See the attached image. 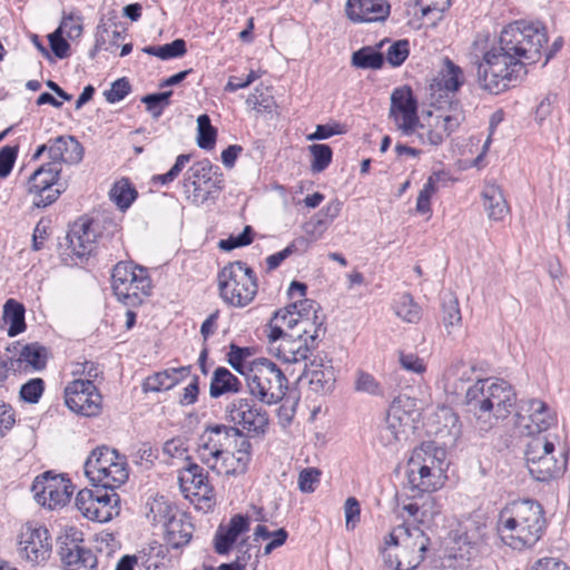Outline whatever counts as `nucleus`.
<instances>
[{
    "instance_id": "4468645a",
    "label": "nucleus",
    "mask_w": 570,
    "mask_h": 570,
    "mask_svg": "<svg viewBox=\"0 0 570 570\" xmlns=\"http://www.w3.org/2000/svg\"><path fill=\"white\" fill-rule=\"evenodd\" d=\"M557 417L549 406L541 400L532 399L523 401L515 414V426L521 434L531 438L549 435L546 433L554 425Z\"/></svg>"
},
{
    "instance_id": "4c0bfd02",
    "label": "nucleus",
    "mask_w": 570,
    "mask_h": 570,
    "mask_svg": "<svg viewBox=\"0 0 570 570\" xmlns=\"http://www.w3.org/2000/svg\"><path fill=\"white\" fill-rule=\"evenodd\" d=\"M389 40L381 41L376 47H362L352 55V65L360 69H381L384 65V53L380 49Z\"/></svg>"
},
{
    "instance_id": "5701e85b",
    "label": "nucleus",
    "mask_w": 570,
    "mask_h": 570,
    "mask_svg": "<svg viewBox=\"0 0 570 570\" xmlns=\"http://www.w3.org/2000/svg\"><path fill=\"white\" fill-rule=\"evenodd\" d=\"M345 10L354 22H377L387 19L391 6L387 0H347Z\"/></svg>"
},
{
    "instance_id": "6e6d98bb",
    "label": "nucleus",
    "mask_w": 570,
    "mask_h": 570,
    "mask_svg": "<svg viewBox=\"0 0 570 570\" xmlns=\"http://www.w3.org/2000/svg\"><path fill=\"white\" fill-rule=\"evenodd\" d=\"M254 236V229L252 226H245L243 232L236 236L230 235L226 239H220L218 243V247L223 250H233L238 247L247 246L252 244Z\"/></svg>"
},
{
    "instance_id": "c9c22d12",
    "label": "nucleus",
    "mask_w": 570,
    "mask_h": 570,
    "mask_svg": "<svg viewBox=\"0 0 570 570\" xmlns=\"http://www.w3.org/2000/svg\"><path fill=\"white\" fill-rule=\"evenodd\" d=\"M229 456L234 459V469L228 471V475H238L246 472L252 458V444L243 431L237 428V436L232 442Z\"/></svg>"
},
{
    "instance_id": "8fccbe9b",
    "label": "nucleus",
    "mask_w": 570,
    "mask_h": 570,
    "mask_svg": "<svg viewBox=\"0 0 570 570\" xmlns=\"http://www.w3.org/2000/svg\"><path fill=\"white\" fill-rule=\"evenodd\" d=\"M395 313L409 323H416L421 318V309L409 294H402L395 303Z\"/></svg>"
},
{
    "instance_id": "a211bd4d",
    "label": "nucleus",
    "mask_w": 570,
    "mask_h": 570,
    "mask_svg": "<svg viewBox=\"0 0 570 570\" xmlns=\"http://www.w3.org/2000/svg\"><path fill=\"white\" fill-rule=\"evenodd\" d=\"M70 487L67 480L47 471L35 479L31 491L40 505L53 510L69 502L72 493Z\"/></svg>"
},
{
    "instance_id": "412c9836",
    "label": "nucleus",
    "mask_w": 570,
    "mask_h": 570,
    "mask_svg": "<svg viewBox=\"0 0 570 570\" xmlns=\"http://www.w3.org/2000/svg\"><path fill=\"white\" fill-rule=\"evenodd\" d=\"M298 380H307L309 390L316 394L331 393L336 382L332 361L320 355L315 356L309 363L304 364V370Z\"/></svg>"
},
{
    "instance_id": "dca6fc26",
    "label": "nucleus",
    "mask_w": 570,
    "mask_h": 570,
    "mask_svg": "<svg viewBox=\"0 0 570 570\" xmlns=\"http://www.w3.org/2000/svg\"><path fill=\"white\" fill-rule=\"evenodd\" d=\"M390 118L404 136L416 132L420 124L417 117V101L410 87L395 88L391 95Z\"/></svg>"
},
{
    "instance_id": "f3484780",
    "label": "nucleus",
    "mask_w": 570,
    "mask_h": 570,
    "mask_svg": "<svg viewBox=\"0 0 570 570\" xmlns=\"http://www.w3.org/2000/svg\"><path fill=\"white\" fill-rule=\"evenodd\" d=\"M19 550L22 558L32 564H40L50 558L52 543L46 527L26 523L19 534Z\"/></svg>"
},
{
    "instance_id": "69168bd1",
    "label": "nucleus",
    "mask_w": 570,
    "mask_h": 570,
    "mask_svg": "<svg viewBox=\"0 0 570 570\" xmlns=\"http://www.w3.org/2000/svg\"><path fill=\"white\" fill-rule=\"evenodd\" d=\"M238 554L234 562H230L239 570H245L247 566H250L253 570H256L258 564V556H252L249 552V547L246 543V540H243L238 547Z\"/></svg>"
},
{
    "instance_id": "0e129e2a",
    "label": "nucleus",
    "mask_w": 570,
    "mask_h": 570,
    "mask_svg": "<svg viewBox=\"0 0 570 570\" xmlns=\"http://www.w3.org/2000/svg\"><path fill=\"white\" fill-rule=\"evenodd\" d=\"M274 316L284 328L286 327V330L289 331L288 333H295L297 330L302 331L301 318L296 316L289 305L283 309L276 311Z\"/></svg>"
},
{
    "instance_id": "f704fd0d",
    "label": "nucleus",
    "mask_w": 570,
    "mask_h": 570,
    "mask_svg": "<svg viewBox=\"0 0 570 570\" xmlns=\"http://www.w3.org/2000/svg\"><path fill=\"white\" fill-rule=\"evenodd\" d=\"M463 83L464 73L461 67L449 58H445L443 67L439 76L433 80L431 88L434 89L436 87L439 90H444L445 92H456Z\"/></svg>"
},
{
    "instance_id": "c85d7f7f",
    "label": "nucleus",
    "mask_w": 570,
    "mask_h": 570,
    "mask_svg": "<svg viewBox=\"0 0 570 570\" xmlns=\"http://www.w3.org/2000/svg\"><path fill=\"white\" fill-rule=\"evenodd\" d=\"M441 474L428 465H421L419 456H411L407 463V480L413 489L432 492L441 487Z\"/></svg>"
},
{
    "instance_id": "473e14b6",
    "label": "nucleus",
    "mask_w": 570,
    "mask_h": 570,
    "mask_svg": "<svg viewBox=\"0 0 570 570\" xmlns=\"http://www.w3.org/2000/svg\"><path fill=\"white\" fill-rule=\"evenodd\" d=\"M242 381L228 368L217 367L210 379L209 395L212 399H218L226 394H236L242 391Z\"/></svg>"
},
{
    "instance_id": "ddd939ff",
    "label": "nucleus",
    "mask_w": 570,
    "mask_h": 570,
    "mask_svg": "<svg viewBox=\"0 0 570 570\" xmlns=\"http://www.w3.org/2000/svg\"><path fill=\"white\" fill-rule=\"evenodd\" d=\"M119 497L114 491L96 487L95 490H80L75 500L77 509L81 514L92 521L100 523L110 521L119 514Z\"/></svg>"
},
{
    "instance_id": "0eeeda50",
    "label": "nucleus",
    "mask_w": 570,
    "mask_h": 570,
    "mask_svg": "<svg viewBox=\"0 0 570 570\" xmlns=\"http://www.w3.org/2000/svg\"><path fill=\"white\" fill-rule=\"evenodd\" d=\"M218 288L222 299L234 307L247 306L257 294L254 271L243 262H233L218 273Z\"/></svg>"
},
{
    "instance_id": "2f4dec72",
    "label": "nucleus",
    "mask_w": 570,
    "mask_h": 570,
    "mask_svg": "<svg viewBox=\"0 0 570 570\" xmlns=\"http://www.w3.org/2000/svg\"><path fill=\"white\" fill-rule=\"evenodd\" d=\"M161 530L167 543L177 549L190 541L194 527L186 515L177 513L167 521Z\"/></svg>"
},
{
    "instance_id": "de8ad7c7",
    "label": "nucleus",
    "mask_w": 570,
    "mask_h": 570,
    "mask_svg": "<svg viewBox=\"0 0 570 570\" xmlns=\"http://www.w3.org/2000/svg\"><path fill=\"white\" fill-rule=\"evenodd\" d=\"M197 144L203 149H212L216 142L217 130L212 126L210 118L204 114L197 118Z\"/></svg>"
},
{
    "instance_id": "052dcab7",
    "label": "nucleus",
    "mask_w": 570,
    "mask_h": 570,
    "mask_svg": "<svg viewBox=\"0 0 570 570\" xmlns=\"http://www.w3.org/2000/svg\"><path fill=\"white\" fill-rule=\"evenodd\" d=\"M415 6L423 18L435 14V19H439L441 13L450 7V0H417Z\"/></svg>"
},
{
    "instance_id": "e433bc0d",
    "label": "nucleus",
    "mask_w": 570,
    "mask_h": 570,
    "mask_svg": "<svg viewBox=\"0 0 570 570\" xmlns=\"http://www.w3.org/2000/svg\"><path fill=\"white\" fill-rule=\"evenodd\" d=\"M187 367L168 368L148 376L142 383L144 392H160L173 389L181 379V374L187 373Z\"/></svg>"
},
{
    "instance_id": "4be33fe9",
    "label": "nucleus",
    "mask_w": 570,
    "mask_h": 570,
    "mask_svg": "<svg viewBox=\"0 0 570 570\" xmlns=\"http://www.w3.org/2000/svg\"><path fill=\"white\" fill-rule=\"evenodd\" d=\"M94 223L88 219L77 220L67 234L70 254L80 261L91 255L95 249L97 233Z\"/></svg>"
},
{
    "instance_id": "680f3d73",
    "label": "nucleus",
    "mask_w": 570,
    "mask_h": 570,
    "mask_svg": "<svg viewBox=\"0 0 570 570\" xmlns=\"http://www.w3.org/2000/svg\"><path fill=\"white\" fill-rule=\"evenodd\" d=\"M189 160H190V155H187V154L179 155L176 158L174 166L166 174L155 176L153 178V181L160 183L163 185H167V184L174 181L179 176V174L183 171L185 166L189 163Z\"/></svg>"
},
{
    "instance_id": "37998d69",
    "label": "nucleus",
    "mask_w": 570,
    "mask_h": 570,
    "mask_svg": "<svg viewBox=\"0 0 570 570\" xmlns=\"http://www.w3.org/2000/svg\"><path fill=\"white\" fill-rule=\"evenodd\" d=\"M142 51L147 55L158 57L161 60H169L174 58L183 57L186 49V41L184 39H175L170 43L163 46H147L142 48Z\"/></svg>"
},
{
    "instance_id": "423d86ee",
    "label": "nucleus",
    "mask_w": 570,
    "mask_h": 570,
    "mask_svg": "<svg viewBox=\"0 0 570 570\" xmlns=\"http://www.w3.org/2000/svg\"><path fill=\"white\" fill-rule=\"evenodd\" d=\"M85 474L92 485L114 491L129 478L127 459L116 449L98 446L85 462Z\"/></svg>"
},
{
    "instance_id": "ea45409f",
    "label": "nucleus",
    "mask_w": 570,
    "mask_h": 570,
    "mask_svg": "<svg viewBox=\"0 0 570 570\" xmlns=\"http://www.w3.org/2000/svg\"><path fill=\"white\" fill-rule=\"evenodd\" d=\"M177 513V510L164 497L154 498L146 503V518L154 525L163 528Z\"/></svg>"
},
{
    "instance_id": "72a5a7b5",
    "label": "nucleus",
    "mask_w": 570,
    "mask_h": 570,
    "mask_svg": "<svg viewBox=\"0 0 570 570\" xmlns=\"http://www.w3.org/2000/svg\"><path fill=\"white\" fill-rule=\"evenodd\" d=\"M483 207L491 220L500 222L509 214V206L502 189L494 184L487 185L482 190Z\"/></svg>"
},
{
    "instance_id": "6ab92c4d",
    "label": "nucleus",
    "mask_w": 570,
    "mask_h": 570,
    "mask_svg": "<svg viewBox=\"0 0 570 570\" xmlns=\"http://www.w3.org/2000/svg\"><path fill=\"white\" fill-rule=\"evenodd\" d=\"M226 415L235 428L263 434L268 425L267 412L248 399H236L226 406Z\"/></svg>"
},
{
    "instance_id": "20e7f679",
    "label": "nucleus",
    "mask_w": 570,
    "mask_h": 570,
    "mask_svg": "<svg viewBox=\"0 0 570 570\" xmlns=\"http://www.w3.org/2000/svg\"><path fill=\"white\" fill-rule=\"evenodd\" d=\"M525 462L533 479L546 482L563 474L567 452L557 434L537 435L527 444Z\"/></svg>"
},
{
    "instance_id": "a18cd8bd",
    "label": "nucleus",
    "mask_w": 570,
    "mask_h": 570,
    "mask_svg": "<svg viewBox=\"0 0 570 570\" xmlns=\"http://www.w3.org/2000/svg\"><path fill=\"white\" fill-rule=\"evenodd\" d=\"M110 197L120 209H127L137 197V190L128 179L117 181L110 190Z\"/></svg>"
},
{
    "instance_id": "e2e57ef3",
    "label": "nucleus",
    "mask_w": 570,
    "mask_h": 570,
    "mask_svg": "<svg viewBox=\"0 0 570 570\" xmlns=\"http://www.w3.org/2000/svg\"><path fill=\"white\" fill-rule=\"evenodd\" d=\"M131 90L127 78L122 77L111 83L110 89L104 92L106 100L110 104L122 100Z\"/></svg>"
},
{
    "instance_id": "bf43d9fd",
    "label": "nucleus",
    "mask_w": 570,
    "mask_h": 570,
    "mask_svg": "<svg viewBox=\"0 0 570 570\" xmlns=\"http://www.w3.org/2000/svg\"><path fill=\"white\" fill-rule=\"evenodd\" d=\"M57 31L65 33L71 40L79 38L82 33L81 18L72 13L65 16Z\"/></svg>"
},
{
    "instance_id": "09e8293b",
    "label": "nucleus",
    "mask_w": 570,
    "mask_h": 570,
    "mask_svg": "<svg viewBox=\"0 0 570 570\" xmlns=\"http://www.w3.org/2000/svg\"><path fill=\"white\" fill-rule=\"evenodd\" d=\"M308 150L312 155L311 170L313 173H321L330 166L333 150L328 145L313 144L308 146Z\"/></svg>"
},
{
    "instance_id": "f8f14e48",
    "label": "nucleus",
    "mask_w": 570,
    "mask_h": 570,
    "mask_svg": "<svg viewBox=\"0 0 570 570\" xmlns=\"http://www.w3.org/2000/svg\"><path fill=\"white\" fill-rule=\"evenodd\" d=\"M465 120V111L459 101H451L446 109H441L438 115H431V122L420 125L416 138L421 144L431 146L441 145L445 138L456 131Z\"/></svg>"
},
{
    "instance_id": "7c9ffc66",
    "label": "nucleus",
    "mask_w": 570,
    "mask_h": 570,
    "mask_svg": "<svg viewBox=\"0 0 570 570\" xmlns=\"http://www.w3.org/2000/svg\"><path fill=\"white\" fill-rule=\"evenodd\" d=\"M48 358L49 350L38 342H32L24 344L19 352V357L13 361L19 371L39 372L46 368Z\"/></svg>"
},
{
    "instance_id": "2eb2a0df",
    "label": "nucleus",
    "mask_w": 570,
    "mask_h": 570,
    "mask_svg": "<svg viewBox=\"0 0 570 570\" xmlns=\"http://www.w3.org/2000/svg\"><path fill=\"white\" fill-rule=\"evenodd\" d=\"M66 406L76 414L97 416L101 412L102 396L90 380L75 379L63 391Z\"/></svg>"
},
{
    "instance_id": "5fc2aeb1",
    "label": "nucleus",
    "mask_w": 570,
    "mask_h": 570,
    "mask_svg": "<svg viewBox=\"0 0 570 570\" xmlns=\"http://www.w3.org/2000/svg\"><path fill=\"white\" fill-rule=\"evenodd\" d=\"M65 188V184L61 183V186L48 185L46 188H28V190L36 195L35 204L38 207H47L57 200Z\"/></svg>"
},
{
    "instance_id": "4d7b16f0",
    "label": "nucleus",
    "mask_w": 570,
    "mask_h": 570,
    "mask_svg": "<svg viewBox=\"0 0 570 570\" xmlns=\"http://www.w3.org/2000/svg\"><path fill=\"white\" fill-rule=\"evenodd\" d=\"M72 375L79 376L78 379L90 380V383L102 374V370L98 363L92 361L76 362L71 370Z\"/></svg>"
},
{
    "instance_id": "aec40b11",
    "label": "nucleus",
    "mask_w": 570,
    "mask_h": 570,
    "mask_svg": "<svg viewBox=\"0 0 570 570\" xmlns=\"http://www.w3.org/2000/svg\"><path fill=\"white\" fill-rule=\"evenodd\" d=\"M410 415L404 410L403 399L397 397L391 404L386 417L377 431V441L385 448H393L405 436Z\"/></svg>"
},
{
    "instance_id": "b1692460",
    "label": "nucleus",
    "mask_w": 570,
    "mask_h": 570,
    "mask_svg": "<svg viewBox=\"0 0 570 570\" xmlns=\"http://www.w3.org/2000/svg\"><path fill=\"white\" fill-rule=\"evenodd\" d=\"M303 331L297 330L295 333H288L284 336L278 346V356L286 363H298L306 361L314 348L317 346V341L312 343L309 335Z\"/></svg>"
},
{
    "instance_id": "49530a36",
    "label": "nucleus",
    "mask_w": 570,
    "mask_h": 570,
    "mask_svg": "<svg viewBox=\"0 0 570 570\" xmlns=\"http://www.w3.org/2000/svg\"><path fill=\"white\" fill-rule=\"evenodd\" d=\"M442 311L443 324L450 333V327L459 326L462 320L459 301L452 293L444 294L442 298Z\"/></svg>"
},
{
    "instance_id": "864d4df0",
    "label": "nucleus",
    "mask_w": 570,
    "mask_h": 570,
    "mask_svg": "<svg viewBox=\"0 0 570 570\" xmlns=\"http://www.w3.org/2000/svg\"><path fill=\"white\" fill-rule=\"evenodd\" d=\"M45 392V382L40 377L30 379L20 387V397L29 404H37Z\"/></svg>"
},
{
    "instance_id": "58836bf2",
    "label": "nucleus",
    "mask_w": 570,
    "mask_h": 570,
    "mask_svg": "<svg viewBox=\"0 0 570 570\" xmlns=\"http://www.w3.org/2000/svg\"><path fill=\"white\" fill-rule=\"evenodd\" d=\"M26 308L23 304L10 298L3 305V322L9 325L8 335L17 336L26 330Z\"/></svg>"
},
{
    "instance_id": "bb28decb",
    "label": "nucleus",
    "mask_w": 570,
    "mask_h": 570,
    "mask_svg": "<svg viewBox=\"0 0 570 570\" xmlns=\"http://www.w3.org/2000/svg\"><path fill=\"white\" fill-rule=\"evenodd\" d=\"M249 530V518L243 514L232 517L227 525L220 524L215 533L214 546L218 554L230 551L238 537Z\"/></svg>"
},
{
    "instance_id": "79ce46f5",
    "label": "nucleus",
    "mask_w": 570,
    "mask_h": 570,
    "mask_svg": "<svg viewBox=\"0 0 570 570\" xmlns=\"http://www.w3.org/2000/svg\"><path fill=\"white\" fill-rule=\"evenodd\" d=\"M166 548L157 541L150 542L147 547L142 548L134 557L137 558V564H141L147 570H157L161 560L166 556Z\"/></svg>"
},
{
    "instance_id": "3c124183",
    "label": "nucleus",
    "mask_w": 570,
    "mask_h": 570,
    "mask_svg": "<svg viewBox=\"0 0 570 570\" xmlns=\"http://www.w3.org/2000/svg\"><path fill=\"white\" fill-rule=\"evenodd\" d=\"M354 389L358 393L382 396L384 391L381 383L370 373L358 370L355 374Z\"/></svg>"
},
{
    "instance_id": "1a4fd4ad",
    "label": "nucleus",
    "mask_w": 570,
    "mask_h": 570,
    "mask_svg": "<svg viewBox=\"0 0 570 570\" xmlns=\"http://www.w3.org/2000/svg\"><path fill=\"white\" fill-rule=\"evenodd\" d=\"M111 286L117 298L127 306L142 303L150 294L151 279L146 268L129 262H119L111 274Z\"/></svg>"
},
{
    "instance_id": "13d9d810",
    "label": "nucleus",
    "mask_w": 570,
    "mask_h": 570,
    "mask_svg": "<svg viewBox=\"0 0 570 570\" xmlns=\"http://www.w3.org/2000/svg\"><path fill=\"white\" fill-rule=\"evenodd\" d=\"M246 105L257 111H272L275 106V101L271 95H267L263 90L256 88L255 91L246 98Z\"/></svg>"
},
{
    "instance_id": "c03bdc74",
    "label": "nucleus",
    "mask_w": 570,
    "mask_h": 570,
    "mask_svg": "<svg viewBox=\"0 0 570 570\" xmlns=\"http://www.w3.org/2000/svg\"><path fill=\"white\" fill-rule=\"evenodd\" d=\"M411 456H419L421 465H428L431 470L442 475V456H444L442 449H436L432 444H428L415 449Z\"/></svg>"
},
{
    "instance_id": "774afa93",
    "label": "nucleus",
    "mask_w": 570,
    "mask_h": 570,
    "mask_svg": "<svg viewBox=\"0 0 570 570\" xmlns=\"http://www.w3.org/2000/svg\"><path fill=\"white\" fill-rule=\"evenodd\" d=\"M320 475L321 472L314 468L302 470L298 475V489L304 493L314 492L320 482Z\"/></svg>"
},
{
    "instance_id": "f03ea898",
    "label": "nucleus",
    "mask_w": 570,
    "mask_h": 570,
    "mask_svg": "<svg viewBox=\"0 0 570 570\" xmlns=\"http://www.w3.org/2000/svg\"><path fill=\"white\" fill-rule=\"evenodd\" d=\"M517 395L513 387L500 379H478L465 393L471 423L480 433L492 430L513 411Z\"/></svg>"
},
{
    "instance_id": "603ef678",
    "label": "nucleus",
    "mask_w": 570,
    "mask_h": 570,
    "mask_svg": "<svg viewBox=\"0 0 570 570\" xmlns=\"http://www.w3.org/2000/svg\"><path fill=\"white\" fill-rule=\"evenodd\" d=\"M409 40L401 39L390 45L386 52L384 53V59H386V61L392 67H399L405 61V59L409 57Z\"/></svg>"
},
{
    "instance_id": "39448f33",
    "label": "nucleus",
    "mask_w": 570,
    "mask_h": 570,
    "mask_svg": "<svg viewBox=\"0 0 570 570\" xmlns=\"http://www.w3.org/2000/svg\"><path fill=\"white\" fill-rule=\"evenodd\" d=\"M237 436V428L224 424L207 426L197 441L198 460L217 474L228 475L234 469V459L229 456L232 442Z\"/></svg>"
},
{
    "instance_id": "c756f323",
    "label": "nucleus",
    "mask_w": 570,
    "mask_h": 570,
    "mask_svg": "<svg viewBox=\"0 0 570 570\" xmlns=\"http://www.w3.org/2000/svg\"><path fill=\"white\" fill-rule=\"evenodd\" d=\"M178 481L183 492H191L195 495L207 498L213 491L207 474L204 472V469L196 463H189L179 473Z\"/></svg>"
},
{
    "instance_id": "9b49d317",
    "label": "nucleus",
    "mask_w": 570,
    "mask_h": 570,
    "mask_svg": "<svg viewBox=\"0 0 570 570\" xmlns=\"http://www.w3.org/2000/svg\"><path fill=\"white\" fill-rule=\"evenodd\" d=\"M218 170L208 159L197 161L187 169L183 188L190 203L202 205L224 188L223 174Z\"/></svg>"
},
{
    "instance_id": "9d476101",
    "label": "nucleus",
    "mask_w": 570,
    "mask_h": 570,
    "mask_svg": "<svg viewBox=\"0 0 570 570\" xmlns=\"http://www.w3.org/2000/svg\"><path fill=\"white\" fill-rule=\"evenodd\" d=\"M430 539L419 528L406 524L396 527L386 538V546L397 548L395 570H413L423 560Z\"/></svg>"
},
{
    "instance_id": "a19ab883",
    "label": "nucleus",
    "mask_w": 570,
    "mask_h": 570,
    "mask_svg": "<svg viewBox=\"0 0 570 570\" xmlns=\"http://www.w3.org/2000/svg\"><path fill=\"white\" fill-rule=\"evenodd\" d=\"M60 171L61 167L57 166V163L49 161L42 165L30 176L28 188H46L48 185L61 186Z\"/></svg>"
},
{
    "instance_id": "f257e3e1",
    "label": "nucleus",
    "mask_w": 570,
    "mask_h": 570,
    "mask_svg": "<svg viewBox=\"0 0 570 570\" xmlns=\"http://www.w3.org/2000/svg\"><path fill=\"white\" fill-rule=\"evenodd\" d=\"M547 42L546 29L525 21L508 24L491 46L487 38H478L473 42V57L480 87L499 94L521 82L528 75V66L540 61Z\"/></svg>"
},
{
    "instance_id": "7ed1b4c3",
    "label": "nucleus",
    "mask_w": 570,
    "mask_h": 570,
    "mask_svg": "<svg viewBox=\"0 0 570 570\" xmlns=\"http://www.w3.org/2000/svg\"><path fill=\"white\" fill-rule=\"evenodd\" d=\"M547 527L542 505L531 499L507 504L499 514L498 530L503 543L513 550L532 548Z\"/></svg>"
},
{
    "instance_id": "393cba45",
    "label": "nucleus",
    "mask_w": 570,
    "mask_h": 570,
    "mask_svg": "<svg viewBox=\"0 0 570 570\" xmlns=\"http://www.w3.org/2000/svg\"><path fill=\"white\" fill-rule=\"evenodd\" d=\"M297 317L301 318L302 331L305 334L312 333L309 340L312 343L320 340V333H325L323 327L324 316L318 315L320 305L312 299H301L289 304Z\"/></svg>"
},
{
    "instance_id": "338daca9",
    "label": "nucleus",
    "mask_w": 570,
    "mask_h": 570,
    "mask_svg": "<svg viewBox=\"0 0 570 570\" xmlns=\"http://www.w3.org/2000/svg\"><path fill=\"white\" fill-rule=\"evenodd\" d=\"M426 495L422 497V503H420L421 518L420 523L424 524L434 519L441 511L440 505L436 502L435 497L431 492H426Z\"/></svg>"
},
{
    "instance_id": "a878e982",
    "label": "nucleus",
    "mask_w": 570,
    "mask_h": 570,
    "mask_svg": "<svg viewBox=\"0 0 570 570\" xmlns=\"http://www.w3.org/2000/svg\"><path fill=\"white\" fill-rule=\"evenodd\" d=\"M48 154L51 163L78 164L82 160L83 148L73 136H58L49 140Z\"/></svg>"
},
{
    "instance_id": "6e6552de",
    "label": "nucleus",
    "mask_w": 570,
    "mask_h": 570,
    "mask_svg": "<svg viewBox=\"0 0 570 570\" xmlns=\"http://www.w3.org/2000/svg\"><path fill=\"white\" fill-rule=\"evenodd\" d=\"M287 383L283 371L267 358L255 361L246 372L249 393L268 405L283 400L288 389Z\"/></svg>"
},
{
    "instance_id": "cd10ccee",
    "label": "nucleus",
    "mask_w": 570,
    "mask_h": 570,
    "mask_svg": "<svg viewBox=\"0 0 570 570\" xmlns=\"http://www.w3.org/2000/svg\"><path fill=\"white\" fill-rule=\"evenodd\" d=\"M59 556L66 570H98L97 557L92 551L75 542L61 546Z\"/></svg>"
}]
</instances>
